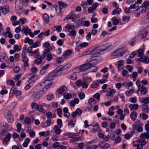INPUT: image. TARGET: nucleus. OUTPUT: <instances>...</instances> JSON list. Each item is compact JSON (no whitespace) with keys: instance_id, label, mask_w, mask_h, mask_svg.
<instances>
[{"instance_id":"40","label":"nucleus","mask_w":149,"mask_h":149,"mask_svg":"<svg viewBox=\"0 0 149 149\" xmlns=\"http://www.w3.org/2000/svg\"><path fill=\"white\" fill-rule=\"evenodd\" d=\"M142 111L143 114H148L149 112L148 106L147 105H146L145 107L142 108Z\"/></svg>"},{"instance_id":"3","label":"nucleus","mask_w":149,"mask_h":149,"mask_svg":"<svg viewBox=\"0 0 149 149\" xmlns=\"http://www.w3.org/2000/svg\"><path fill=\"white\" fill-rule=\"evenodd\" d=\"M140 11L141 13H146L147 11L149 12V2L147 1H144L142 5L136 9V11Z\"/></svg>"},{"instance_id":"18","label":"nucleus","mask_w":149,"mask_h":149,"mask_svg":"<svg viewBox=\"0 0 149 149\" xmlns=\"http://www.w3.org/2000/svg\"><path fill=\"white\" fill-rule=\"evenodd\" d=\"M54 7L58 15H60L62 13V9L60 7V6L58 5H58L57 4H54Z\"/></svg>"},{"instance_id":"52","label":"nucleus","mask_w":149,"mask_h":149,"mask_svg":"<svg viewBox=\"0 0 149 149\" xmlns=\"http://www.w3.org/2000/svg\"><path fill=\"white\" fill-rule=\"evenodd\" d=\"M57 113L58 116L60 117H61L62 116V109L61 108H58L57 109Z\"/></svg>"},{"instance_id":"23","label":"nucleus","mask_w":149,"mask_h":149,"mask_svg":"<svg viewBox=\"0 0 149 149\" xmlns=\"http://www.w3.org/2000/svg\"><path fill=\"white\" fill-rule=\"evenodd\" d=\"M108 135L112 140L113 141L115 139V135L113 131L109 132Z\"/></svg>"},{"instance_id":"32","label":"nucleus","mask_w":149,"mask_h":149,"mask_svg":"<svg viewBox=\"0 0 149 149\" xmlns=\"http://www.w3.org/2000/svg\"><path fill=\"white\" fill-rule=\"evenodd\" d=\"M25 43H28L29 45H31L33 42V40L32 39H30L29 37L26 38L24 40Z\"/></svg>"},{"instance_id":"14","label":"nucleus","mask_w":149,"mask_h":149,"mask_svg":"<svg viewBox=\"0 0 149 149\" xmlns=\"http://www.w3.org/2000/svg\"><path fill=\"white\" fill-rule=\"evenodd\" d=\"M7 120L8 122L10 123H13L14 121V118L13 116L11 114L10 111H9L8 113L7 117Z\"/></svg>"},{"instance_id":"13","label":"nucleus","mask_w":149,"mask_h":149,"mask_svg":"<svg viewBox=\"0 0 149 149\" xmlns=\"http://www.w3.org/2000/svg\"><path fill=\"white\" fill-rule=\"evenodd\" d=\"M139 137L141 139H149V132H146L145 133H141Z\"/></svg>"},{"instance_id":"44","label":"nucleus","mask_w":149,"mask_h":149,"mask_svg":"<svg viewBox=\"0 0 149 149\" xmlns=\"http://www.w3.org/2000/svg\"><path fill=\"white\" fill-rule=\"evenodd\" d=\"M143 50L142 49H140L138 51L139 57H143Z\"/></svg>"},{"instance_id":"19","label":"nucleus","mask_w":149,"mask_h":149,"mask_svg":"<svg viewBox=\"0 0 149 149\" xmlns=\"http://www.w3.org/2000/svg\"><path fill=\"white\" fill-rule=\"evenodd\" d=\"M100 84V80H97L93 81L90 87L91 88H96L99 86Z\"/></svg>"},{"instance_id":"56","label":"nucleus","mask_w":149,"mask_h":149,"mask_svg":"<svg viewBox=\"0 0 149 149\" xmlns=\"http://www.w3.org/2000/svg\"><path fill=\"white\" fill-rule=\"evenodd\" d=\"M78 147L79 149H83L85 147V144L84 143H81L78 144ZM77 148H79L78 147H76Z\"/></svg>"},{"instance_id":"8","label":"nucleus","mask_w":149,"mask_h":149,"mask_svg":"<svg viewBox=\"0 0 149 149\" xmlns=\"http://www.w3.org/2000/svg\"><path fill=\"white\" fill-rule=\"evenodd\" d=\"M11 136V134L10 133H8L5 136L3 140V144H5L7 146L8 144V142L10 140Z\"/></svg>"},{"instance_id":"35","label":"nucleus","mask_w":149,"mask_h":149,"mask_svg":"<svg viewBox=\"0 0 149 149\" xmlns=\"http://www.w3.org/2000/svg\"><path fill=\"white\" fill-rule=\"evenodd\" d=\"M88 103L91 105H92L93 104H96V100L93 98H90L88 100Z\"/></svg>"},{"instance_id":"60","label":"nucleus","mask_w":149,"mask_h":149,"mask_svg":"<svg viewBox=\"0 0 149 149\" xmlns=\"http://www.w3.org/2000/svg\"><path fill=\"white\" fill-rule=\"evenodd\" d=\"M46 56V59L48 61H51L53 58L52 56L50 54H48Z\"/></svg>"},{"instance_id":"16","label":"nucleus","mask_w":149,"mask_h":149,"mask_svg":"<svg viewBox=\"0 0 149 149\" xmlns=\"http://www.w3.org/2000/svg\"><path fill=\"white\" fill-rule=\"evenodd\" d=\"M0 8L2 13L4 15L8 13L9 11V7L7 6H4L3 8L0 6Z\"/></svg>"},{"instance_id":"27","label":"nucleus","mask_w":149,"mask_h":149,"mask_svg":"<svg viewBox=\"0 0 149 149\" xmlns=\"http://www.w3.org/2000/svg\"><path fill=\"white\" fill-rule=\"evenodd\" d=\"M54 79V76L52 74H49L45 78L44 80L51 81Z\"/></svg>"},{"instance_id":"58","label":"nucleus","mask_w":149,"mask_h":149,"mask_svg":"<svg viewBox=\"0 0 149 149\" xmlns=\"http://www.w3.org/2000/svg\"><path fill=\"white\" fill-rule=\"evenodd\" d=\"M146 114H142V113L140 114V116L144 120L147 119L148 118V116L147 115H146Z\"/></svg>"},{"instance_id":"33","label":"nucleus","mask_w":149,"mask_h":149,"mask_svg":"<svg viewBox=\"0 0 149 149\" xmlns=\"http://www.w3.org/2000/svg\"><path fill=\"white\" fill-rule=\"evenodd\" d=\"M89 84L88 82L87 81H85L82 82L81 86L83 88H86Z\"/></svg>"},{"instance_id":"25","label":"nucleus","mask_w":149,"mask_h":149,"mask_svg":"<svg viewBox=\"0 0 149 149\" xmlns=\"http://www.w3.org/2000/svg\"><path fill=\"white\" fill-rule=\"evenodd\" d=\"M129 107L131 111L133 109L136 110L138 108V106L137 104H130Z\"/></svg>"},{"instance_id":"4","label":"nucleus","mask_w":149,"mask_h":149,"mask_svg":"<svg viewBox=\"0 0 149 149\" xmlns=\"http://www.w3.org/2000/svg\"><path fill=\"white\" fill-rule=\"evenodd\" d=\"M146 143V141L145 139H141L133 142V144L134 147H136V149H142L143 146Z\"/></svg>"},{"instance_id":"46","label":"nucleus","mask_w":149,"mask_h":149,"mask_svg":"<svg viewBox=\"0 0 149 149\" xmlns=\"http://www.w3.org/2000/svg\"><path fill=\"white\" fill-rule=\"evenodd\" d=\"M72 52V51L70 50H67L62 55L63 56L65 57L66 56H68L71 54Z\"/></svg>"},{"instance_id":"45","label":"nucleus","mask_w":149,"mask_h":149,"mask_svg":"<svg viewBox=\"0 0 149 149\" xmlns=\"http://www.w3.org/2000/svg\"><path fill=\"white\" fill-rule=\"evenodd\" d=\"M110 147V145L108 143H105L103 146H101L100 147L102 149L108 148Z\"/></svg>"},{"instance_id":"30","label":"nucleus","mask_w":149,"mask_h":149,"mask_svg":"<svg viewBox=\"0 0 149 149\" xmlns=\"http://www.w3.org/2000/svg\"><path fill=\"white\" fill-rule=\"evenodd\" d=\"M96 49V48L95 47L90 52L91 54L94 55V56L95 57L99 55H98V53L97 52V50Z\"/></svg>"},{"instance_id":"49","label":"nucleus","mask_w":149,"mask_h":149,"mask_svg":"<svg viewBox=\"0 0 149 149\" xmlns=\"http://www.w3.org/2000/svg\"><path fill=\"white\" fill-rule=\"evenodd\" d=\"M25 123L27 125H29L31 123V119L28 117H26L24 119Z\"/></svg>"},{"instance_id":"20","label":"nucleus","mask_w":149,"mask_h":149,"mask_svg":"<svg viewBox=\"0 0 149 149\" xmlns=\"http://www.w3.org/2000/svg\"><path fill=\"white\" fill-rule=\"evenodd\" d=\"M67 90V87L64 85L63 86L58 89V92L60 94H62Z\"/></svg>"},{"instance_id":"59","label":"nucleus","mask_w":149,"mask_h":149,"mask_svg":"<svg viewBox=\"0 0 149 149\" xmlns=\"http://www.w3.org/2000/svg\"><path fill=\"white\" fill-rule=\"evenodd\" d=\"M124 62L123 60H120L118 61V64L117 68H120L123 65Z\"/></svg>"},{"instance_id":"57","label":"nucleus","mask_w":149,"mask_h":149,"mask_svg":"<svg viewBox=\"0 0 149 149\" xmlns=\"http://www.w3.org/2000/svg\"><path fill=\"white\" fill-rule=\"evenodd\" d=\"M46 116L49 119H51L52 117V115L51 112L48 111L46 113Z\"/></svg>"},{"instance_id":"48","label":"nucleus","mask_w":149,"mask_h":149,"mask_svg":"<svg viewBox=\"0 0 149 149\" xmlns=\"http://www.w3.org/2000/svg\"><path fill=\"white\" fill-rule=\"evenodd\" d=\"M134 89H131L129 91H126V94L127 96H129L132 93L134 92Z\"/></svg>"},{"instance_id":"6","label":"nucleus","mask_w":149,"mask_h":149,"mask_svg":"<svg viewBox=\"0 0 149 149\" xmlns=\"http://www.w3.org/2000/svg\"><path fill=\"white\" fill-rule=\"evenodd\" d=\"M52 82L51 81L44 80V81L41 84V86H45V87H44L43 88H45L46 92L47 89L50 86L52 85Z\"/></svg>"},{"instance_id":"5","label":"nucleus","mask_w":149,"mask_h":149,"mask_svg":"<svg viewBox=\"0 0 149 149\" xmlns=\"http://www.w3.org/2000/svg\"><path fill=\"white\" fill-rule=\"evenodd\" d=\"M127 52V50H125L124 48H120L111 53V55L113 56L120 55L122 57L124 54Z\"/></svg>"},{"instance_id":"1","label":"nucleus","mask_w":149,"mask_h":149,"mask_svg":"<svg viewBox=\"0 0 149 149\" xmlns=\"http://www.w3.org/2000/svg\"><path fill=\"white\" fill-rule=\"evenodd\" d=\"M91 65L89 63L82 64L75 68L73 70V72L74 73H79L85 71L91 68Z\"/></svg>"},{"instance_id":"24","label":"nucleus","mask_w":149,"mask_h":149,"mask_svg":"<svg viewBox=\"0 0 149 149\" xmlns=\"http://www.w3.org/2000/svg\"><path fill=\"white\" fill-rule=\"evenodd\" d=\"M137 113L135 111L132 112L130 115L131 118L133 121H135L137 117Z\"/></svg>"},{"instance_id":"39","label":"nucleus","mask_w":149,"mask_h":149,"mask_svg":"<svg viewBox=\"0 0 149 149\" xmlns=\"http://www.w3.org/2000/svg\"><path fill=\"white\" fill-rule=\"evenodd\" d=\"M47 100L48 101H51L54 98V95L52 93H49L47 96Z\"/></svg>"},{"instance_id":"11","label":"nucleus","mask_w":149,"mask_h":149,"mask_svg":"<svg viewBox=\"0 0 149 149\" xmlns=\"http://www.w3.org/2000/svg\"><path fill=\"white\" fill-rule=\"evenodd\" d=\"M89 60L88 61L89 62V63L91 65V68L94 66L95 65H97L98 63V61L94 57H93L91 59H89Z\"/></svg>"},{"instance_id":"21","label":"nucleus","mask_w":149,"mask_h":149,"mask_svg":"<svg viewBox=\"0 0 149 149\" xmlns=\"http://www.w3.org/2000/svg\"><path fill=\"white\" fill-rule=\"evenodd\" d=\"M121 11V9L120 8L117 7V8H115L112 10L111 12V15H114L116 14H119Z\"/></svg>"},{"instance_id":"37","label":"nucleus","mask_w":149,"mask_h":149,"mask_svg":"<svg viewBox=\"0 0 149 149\" xmlns=\"http://www.w3.org/2000/svg\"><path fill=\"white\" fill-rule=\"evenodd\" d=\"M30 142V140L28 138H26L25 139L24 142L23 143L22 146L24 147L28 146V144Z\"/></svg>"},{"instance_id":"12","label":"nucleus","mask_w":149,"mask_h":149,"mask_svg":"<svg viewBox=\"0 0 149 149\" xmlns=\"http://www.w3.org/2000/svg\"><path fill=\"white\" fill-rule=\"evenodd\" d=\"M138 90L142 95H145L147 93V89L145 86L140 85L138 86Z\"/></svg>"},{"instance_id":"7","label":"nucleus","mask_w":149,"mask_h":149,"mask_svg":"<svg viewBox=\"0 0 149 149\" xmlns=\"http://www.w3.org/2000/svg\"><path fill=\"white\" fill-rule=\"evenodd\" d=\"M149 22V12L147 13V15L143 18L140 22L141 24H146Z\"/></svg>"},{"instance_id":"54","label":"nucleus","mask_w":149,"mask_h":149,"mask_svg":"<svg viewBox=\"0 0 149 149\" xmlns=\"http://www.w3.org/2000/svg\"><path fill=\"white\" fill-rule=\"evenodd\" d=\"M54 27L56 28V30L58 33L61 32L62 30V27L61 25L54 26Z\"/></svg>"},{"instance_id":"63","label":"nucleus","mask_w":149,"mask_h":149,"mask_svg":"<svg viewBox=\"0 0 149 149\" xmlns=\"http://www.w3.org/2000/svg\"><path fill=\"white\" fill-rule=\"evenodd\" d=\"M79 97L81 100L83 99L85 97V95L83 92H81L78 95Z\"/></svg>"},{"instance_id":"22","label":"nucleus","mask_w":149,"mask_h":149,"mask_svg":"<svg viewBox=\"0 0 149 149\" xmlns=\"http://www.w3.org/2000/svg\"><path fill=\"white\" fill-rule=\"evenodd\" d=\"M61 127V126H58V125H56L54 127V129L55 130V132L57 134H59L61 132V130L60 129Z\"/></svg>"},{"instance_id":"62","label":"nucleus","mask_w":149,"mask_h":149,"mask_svg":"<svg viewBox=\"0 0 149 149\" xmlns=\"http://www.w3.org/2000/svg\"><path fill=\"white\" fill-rule=\"evenodd\" d=\"M100 95L98 93H95L93 95V97L96 99L98 101L100 100Z\"/></svg>"},{"instance_id":"15","label":"nucleus","mask_w":149,"mask_h":149,"mask_svg":"<svg viewBox=\"0 0 149 149\" xmlns=\"http://www.w3.org/2000/svg\"><path fill=\"white\" fill-rule=\"evenodd\" d=\"M51 123V120L49 119H47L45 121V122L41 123V125L42 127H46L50 126Z\"/></svg>"},{"instance_id":"31","label":"nucleus","mask_w":149,"mask_h":149,"mask_svg":"<svg viewBox=\"0 0 149 149\" xmlns=\"http://www.w3.org/2000/svg\"><path fill=\"white\" fill-rule=\"evenodd\" d=\"M38 106V105L37 103L34 102H32L31 104V107L33 110H37Z\"/></svg>"},{"instance_id":"2","label":"nucleus","mask_w":149,"mask_h":149,"mask_svg":"<svg viewBox=\"0 0 149 149\" xmlns=\"http://www.w3.org/2000/svg\"><path fill=\"white\" fill-rule=\"evenodd\" d=\"M46 92L45 88H42L39 92L34 91L33 93L32 97L34 101H37Z\"/></svg>"},{"instance_id":"38","label":"nucleus","mask_w":149,"mask_h":149,"mask_svg":"<svg viewBox=\"0 0 149 149\" xmlns=\"http://www.w3.org/2000/svg\"><path fill=\"white\" fill-rule=\"evenodd\" d=\"M36 77V75L33 74L31 76L30 78L27 81V82H28L29 84H31L34 82L33 79Z\"/></svg>"},{"instance_id":"29","label":"nucleus","mask_w":149,"mask_h":149,"mask_svg":"<svg viewBox=\"0 0 149 149\" xmlns=\"http://www.w3.org/2000/svg\"><path fill=\"white\" fill-rule=\"evenodd\" d=\"M58 5H59L61 9L66 7L67 6V4L65 2L59 1H58Z\"/></svg>"},{"instance_id":"61","label":"nucleus","mask_w":149,"mask_h":149,"mask_svg":"<svg viewBox=\"0 0 149 149\" xmlns=\"http://www.w3.org/2000/svg\"><path fill=\"white\" fill-rule=\"evenodd\" d=\"M35 63L39 65L42 62V60H41L40 58H38L37 59H35L34 61Z\"/></svg>"},{"instance_id":"42","label":"nucleus","mask_w":149,"mask_h":149,"mask_svg":"<svg viewBox=\"0 0 149 149\" xmlns=\"http://www.w3.org/2000/svg\"><path fill=\"white\" fill-rule=\"evenodd\" d=\"M130 19V17L129 16H124L122 18V21L125 23H127Z\"/></svg>"},{"instance_id":"64","label":"nucleus","mask_w":149,"mask_h":149,"mask_svg":"<svg viewBox=\"0 0 149 149\" xmlns=\"http://www.w3.org/2000/svg\"><path fill=\"white\" fill-rule=\"evenodd\" d=\"M114 141H115V143H118L121 141V139L119 136H118L116 137V138H115V139Z\"/></svg>"},{"instance_id":"36","label":"nucleus","mask_w":149,"mask_h":149,"mask_svg":"<svg viewBox=\"0 0 149 149\" xmlns=\"http://www.w3.org/2000/svg\"><path fill=\"white\" fill-rule=\"evenodd\" d=\"M43 18L45 22L47 23L49 22V17L48 15L46 13L44 14L43 15Z\"/></svg>"},{"instance_id":"9","label":"nucleus","mask_w":149,"mask_h":149,"mask_svg":"<svg viewBox=\"0 0 149 149\" xmlns=\"http://www.w3.org/2000/svg\"><path fill=\"white\" fill-rule=\"evenodd\" d=\"M105 45H103L98 47H96V50H97V52L98 53V55H100L101 54V52L104 51L105 50L107 49L108 47H106L105 48H104Z\"/></svg>"},{"instance_id":"10","label":"nucleus","mask_w":149,"mask_h":149,"mask_svg":"<svg viewBox=\"0 0 149 149\" xmlns=\"http://www.w3.org/2000/svg\"><path fill=\"white\" fill-rule=\"evenodd\" d=\"M22 5V1L21 0H15V8L21 10Z\"/></svg>"},{"instance_id":"43","label":"nucleus","mask_w":149,"mask_h":149,"mask_svg":"<svg viewBox=\"0 0 149 149\" xmlns=\"http://www.w3.org/2000/svg\"><path fill=\"white\" fill-rule=\"evenodd\" d=\"M15 93V89L14 88V87H13L10 90L9 94V97H12Z\"/></svg>"},{"instance_id":"47","label":"nucleus","mask_w":149,"mask_h":149,"mask_svg":"<svg viewBox=\"0 0 149 149\" xmlns=\"http://www.w3.org/2000/svg\"><path fill=\"white\" fill-rule=\"evenodd\" d=\"M111 19L113 20V24L114 25H116L118 24L119 21L118 19H116L115 17H113Z\"/></svg>"},{"instance_id":"41","label":"nucleus","mask_w":149,"mask_h":149,"mask_svg":"<svg viewBox=\"0 0 149 149\" xmlns=\"http://www.w3.org/2000/svg\"><path fill=\"white\" fill-rule=\"evenodd\" d=\"M6 83L8 85L12 86L14 87L15 86V83L13 80H8L6 81Z\"/></svg>"},{"instance_id":"55","label":"nucleus","mask_w":149,"mask_h":149,"mask_svg":"<svg viewBox=\"0 0 149 149\" xmlns=\"http://www.w3.org/2000/svg\"><path fill=\"white\" fill-rule=\"evenodd\" d=\"M26 19L25 18L23 17L20 18L19 20V22L22 24H24L26 22Z\"/></svg>"},{"instance_id":"28","label":"nucleus","mask_w":149,"mask_h":149,"mask_svg":"<svg viewBox=\"0 0 149 149\" xmlns=\"http://www.w3.org/2000/svg\"><path fill=\"white\" fill-rule=\"evenodd\" d=\"M63 96L64 98L66 100L70 99L72 97V95L71 94L66 92L63 94Z\"/></svg>"},{"instance_id":"51","label":"nucleus","mask_w":149,"mask_h":149,"mask_svg":"<svg viewBox=\"0 0 149 149\" xmlns=\"http://www.w3.org/2000/svg\"><path fill=\"white\" fill-rule=\"evenodd\" d=\"M22 126V125L19 123H18L17 124L16 127L17 129V132L19 133L21 131L20 130L21 129Z\"/></svg>"},{"instance_id":"17","label":"nucleus","mask_w":149,"mask_h":149,"mask_svg":"<svg viewBox=\"0 0 149 149\" xmlns=\"http://www.w3.org/2000/svg\"><path fill=\"white\" fill-rule=\"evenodd\" d=\"M148 32L146 31H141V39L145 40L148 39V38H146V36L148 34Z\"/></svg>"},{"instance_id":"26","label":"nucleus","mask_w":149,"mask_h":149,"mask_svg":"<svg viewBox=\"0 0 149 149\" xmlns=\"http://www.w3.org/2000/svg\"><path fill=\"white\" fill-rule=\"evenodd\" d=\"M31 30L29 29L26 28L24 26L23 27L22 30V32L24 33L26 35H27L29 34V32L31 31Z\"/></svg>"},{"instance_id":"34","label":"nucleus","mask_w":149,"mask_h":149,"mask_svg":"<svg viewBox=\"0 0 149 149\" xmlns=\"http://www.w3.org/2000/svg\"><path fill=\"white\" fill-rule=\"evenodd\" d=\"M81 26H89L90 25V22L88 20L83 21L81 23Z\"/></svg>"},{"instance_id":"53","label":"nucleus","mask_w":149,"mask_h":149,"mask_svg":"<svg viewBox=\"0 0 149 149\" xmlns=\"http://www.w3.org/2000/svg\"><path fill=\"white\" fill-rule=\"evenodd\" d=\"M142 102L144 104H147L149 102V97H146L144 98L142 101Z\"/></svg>"},{"instance_id":"50","label":"nucleus","mask_w":149,"mask_h":149,"mask_svg":"<svg viewBox=\"0 0 149 149\" xmlns=\"http://www.w3.org/2000/svg\"><path fill=\"white\" fill-rule=\"evenodd\" d=\"M64 42V40L63 39H59L56 41L57 44L59 46L63 45Z\"/></svg>"}]
</instances>
